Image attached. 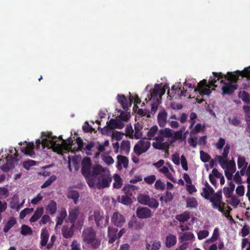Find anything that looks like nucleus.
Masks as SVG:
<instances>
[{
	"instance_id": "69168bd1",
	"label": "nucleus",
	"mask_w": 250,
	"mask_h": 250,
	"mask_svg": "<svg viewBox=\"0 0 250 250\" xmlns=\"http://www.w3.org/2000/svg\"><path fill=\"white\" fill-rule=\"evenodd\" d=\"M33 208H26L20 212V216L21 219L24 218L25 216L33 211Z\"/></svg>"
},
{
	"instance_id": "338daca9",
	"label": "nucleus",
	"mask_w": 250,
	"mask_h": 250,
	"mask_svg": "<svg viewBox=\"0 0 250 250\" xmlns=\"http://www.w3.org/2000/svg\"><path fill=\"white\" fill-rule=\"evenodd\" d=\"M173 136L174 137L175 140H178L180 139H181V140H184L186 138L185 136H184L183 137V130H180L177 131L175 132Z\"/></svg>"
},
{
	"instance_id": "4c0bfd02",
	"label": "nucleus",
	"mask_w": 250,
	"mask_h": 250,
	"mask_svg": "<svg viewBox=\"0 0 250 250\" xmlns=\"http://www.w3.org/2000/svg\"><path fill=\"white\" fill-rule=\"evenodd\" d=\"M173 199V195L171 192L167 191L164 194L161 196L160 200L162 202H164L167 203L171 202Z\"/></svg>"
},
{
	"instance_id": "603ef678",
	"label": "nucleus",
	"mask_w": 250,
	"mask_h": 250,
	"mask_svg": "<svg viewBox=\"0 0 250 250\" xmlns=\"http://www.w3.org/2000/svg\"><path fill=\"white\" fill-rule=\"evenodd\" d=\"M236 72L239 73V74H241V76L243 77L247 78L250 80V66L245 68L242 71L237 70Z\"/></svg>"
},
{
	"instance_id": "de8ad7c7",
	"label": "nucleus",
	"mask_w": 250,
	"mask_h": 250,
	"mask_svg": "<svg viewBox=\"0 0 250 250\" xmlns=\"http://www.w3.org/2000/svg\"><path fill=\"white\" fill-rule=\"evenodd\" d=\"M68 167L70 170H71V165L72 164L75 168L76 170H78L79 166L77 162L78 157H68Z\"/></svg>"
},
{
	"instance_id": "8fccbe9b",
	"label": "nucleus",
	"mask_w": 250,
	"mask_h": 250,
	"mask_svg": "<svg viewBox=\"0 0 250 250\" xmlns=\"http://www.w3.org/2000/svg\"><path fill=\"white\" fill-rule=\"evenodd\" d=\"M204 126H202L200 123L197 124L190 131V135H195L200 132L204 128Z\"/></svg>"
},
{
	"instance_id": "72a5a7b5",
	"label": "nucleus",
	"mask_w": 250,
	"mask_h": 250,
	"mask_svg": "<svg viewBox=\"0 0 250 250\" xmlns=\"http://www.w3.org/2000/svg\"><path fill=\"white\" fill-rule=\"evenodd\" d=\"M43 213V208H38L33 215L30 218V221L31 222H34L38 220L42 215Z\"/></svg>"
},
{
	"instance_id": "473e14b6",
	"label": "nucleus",
	"mask_w": 250,
	"mask_h": 250,
	"mask_svg": "<svg viewBox=\"0 0 250 250\" xmlns=\"http://www.w3.org/2000/svg\"><path fill=\"white\" fill-rule=\"evenodd\" d=\"M177 242L176 237L173 234H169L166 237V245L167 248L174 246Z\"/></svg>"
},
{
	"instance_id": "c85d7f7f",
	"label": "nucleus",
	"mask_w": 250,
	"mask_h": 250,
	"mask_svg": "<svg viewBox=\"0 0 250 250\" xmlns=\"http://www.w3.org/2000/svg\"><path fill=\"white\" fill-rule=\"evenodd\" d=\"M108 236L109 237V242L112 243L115 241V240L118 238L117 237V231L118 230L116 228H113L111 227H108Z\"/></svg>"
},
{
	"instance_id": "4d7b16f0",
	"label": "nucleus",
	"mask_w": 250,
	"mask_h": 250,
	"mask_svg": "<svg viewBox=\"0 0 250 250\" xmlns=\"http://www.w3.org/2000/svg\"><path fill=\"white\" fill-rule=\"evenodd\" d=\"M32 232L31 229L26 225H22L21 228V233L22 235H30Z\"/></svg>"
},
{
	"instance_id": "412c9836",
	"label": "nucleus",
	"mask_w": 250,
	"mask_h": 250,
	"mask_svg": "<svg viewBox=\"0 0 250 250\" xmlns=\"http://www.w3.org/2000/svg\"><path fill=\"white\" fill-rule=\"evenodd\" d=\"M80 214V209L78 207L71 208L69 210L68 220L74 225V223Z\"/></svg>"
},
{
	"instance_id": "f03ea898",
	"label": "nucleus",
	"mask_w": 250,
	"mask_h": 250,
	"mask_svg": "<svg viewBox=\"0 0 250 250\" xmlns=\"http://www.w3.org/2000/svg\"><path fill=\"white\" fill-rule=\"evenodd\" d=\"M51 132H42L41 138L36 140L35 145L33 141L19 142L18 144L20 146L21 152L30 156L34 155L48 156L51 154Z\"/></svg>"
},
{
	"instance_id": "09e8293b",
	"label": "nucleus",
	"mask_w": 250,
	"mask_h": 250,
	"mask_svg": "<svg viewBox=\"0 0 250 250\" xmlns=\"http://www.w3.org/2000/svg\"><path fill=\"white\" fill-rule=\"evenodd\" d=\"M67 213L65 209H62L60 215L57 217V225H61L63 219L66 217Z\"/></svg>"
},
{
	"instance_id": "6e6d98bb",
	"label": "nucleus",
	"mask_w": 250,
	"mask_h": 250,
	"mask_svg": "<svg viewBox=\"0 0 250 250\" xmlns=\"http://www.w3.org/2000/svg\"><path fill=\"white\" fill-rule=\"evenodd\" d=\"M129 100L130 105H131L132 103H134V104H140L141 102V99L139 98V96L137 95H135L134 96L131 95L130 93Z\"/></svg>"
},
{
	"instance_id": "37998d69",
	"label": "nucleus",
	"mask_w": 250,
	"mask_h": 250,
	"mask_svg": "<svg viewBox=\"0 0 250 250\" xmlns=\"http://www.w3.org/2000/svg\"><path fill=\"white\" fill-rule=\"evenodd\" d=\"M239 97L245 103H250V95L246 91H240L238 94Z\"/></svg>"
},
{
	"instance_id": "cd10ccee",
	"label": "nucleus",
	"mask_w": 250,
	"mask_h": 250,
	"mask_svg": "<svg viewBox=\"0 0 250 250\" xmlns=\"http://www.w3.org/2000/svg\"><path fill=\"white\" fill-rule=\"evenodd\" d=\"M117 100L118 102L121 104L122 108L125 110L128 109V101L124 95H118Z\"/></svg>"
},
{
	"instance_id": "c756f323",
	"label": "nucleus",
	"mask_w": 250,
	"mask_h": 250,
	"mask_svg": "<svg viewBox=\"0 0 250 250\" xmlns=\"http://www.w3.org/2000/svg\"><path fill=\"white\" fill-rule=\"evenodd\" d=\"M160 90H161V85L159 84H155L150 94L151 98L156 99V102H158V104L160 103V100L157 98L158 96L160 95Z\"/></svg>"
},
{
	"instance_id": "9b49d317",
	"label": "nucleus",
	"mask_w": 250,
	"mask_h": 250,
	"mask_svg": "<svg viewBox=\"0 0 250 250\" xmlns=\"http://www.w3.org/2000/svg\"><path fill=\"white\" fill-rule=\"evenodd\" d=\"M138 201L141 204L148 206L152 208H157L159 206V203L155 199L150 198L146 194H140L138 197Z\"/></svg>"
},
{
	"instance_id": "39448f33",
	"label": "nucleus",
	"mask_w": 250,
	"mask_h": 250,
	"mask_svg": "<svg viewBox=\"0 0 250 250\" xmlns=\"http://www.w3.org/2000/svg\"><path fill=\"white\" fill-rule=\"evenodd\" d=\"M212 74L213 75V77H211L210 78L209 84L207 83L206 80L204 79L198 83V87L195 88V91L198 90L200 94L202 95H209L211 92L210 88L213 86L215 87H217V85H215V83L219 79L227 78V76L224 75L221 72H213Z\"/></svg>"
},
{
	"instance_id": "bb28decb",
	"label": "nucleus",
	"mask_w": 250,
	"mask_h": 250,
	"mask_svg": "<svg viewBox=\"0 0 250 250\" xmlns=\"http://www.w3.org/2000/svg\"><path fill=\"white\" fill-rule=\"evenodd\" d=\"M117 167L119 170H121L122 169L123 166L125 168L127 167L128 160L127 157H117Z\"/></svg>"
},
{
	"instance_id": "e433bc0d",
	"label": "nucleus",
	"mask_w": 250,
	"mask_h": 250,
	"mask_svg": "<svg viewBox=\"0 0 250 250\" xmlns=\"http://www.w3.org/2000/svg\"><path fill=\"white\" fill-rule=\"evenodd\" d=\"M49 238V234L46 229H43L42 230L41 234V245L42 246H45L48 241Z\"/></svg>"
},
{
	"instance_id": "5701e85b",
	"label": "nucleus",
	"mask_w": 250,
	"mask_h": 250,
	"mask_svg": "<svg viewBox=\"0 0 250 250\" xmlns=\"http://www.w3.org/2000/svg\"><path fill=\"white\" fill-rule=\"evenodd\" d=\"M167 115V114L165 110L161 111L159 113L157 119L159 125L160 126L164 127L166 124Z\"/></svg>"
},
{
	"instance_id": "2eb2a0df",
	"label": "nucleus",
	"mask_w": 250,
	"mask_h": 250,
	"mask_svg": "<svg viewBox=\"0 0 250 250\" xmlns=\"http://www.w3.org/2000/svg\"><path fill=\"white\" fill-rule=\"evenodd\" d=\"M144 226V223L138 221L135 216H133L128 223V228L134 230L142 229Z\"/></svg>"
},
{
	"instance_id": "b1692460",
	"label": "nucleus",
	"mask_w": 250,
	"mask_h": 250,
	"mask_svg": "<svg viewBox=\"0 0 250 250\" xmlns=\"http://www.w3.org/2000/svg\"><path fill=\"white\" fill-rule=\"evenodd\" d=\"M248 165V163L246 162L244 157H238V168L241 169L240 171V175H244L245 173V169Z\"/></svg>"
},
{
	"instance_id": "20e7f679",
	"label": "nucleus",
	"mask_w": 250,
	"mask_h": 250,
	"mask_svg": "<svg viewBox=\"0 0 250 250\" xmlns=\"http://www.w3.org/2000/svg\"><path fill=\"white\" fill-rule=\"evenodd\" d=\"M201 194L206 199L210 201L213 208L218 209L220 212L223 211L222 208L224 206L225 203L222 201L221 191L214 193L213 188L210 186L207 182H206Z\"/></svg>"
},
{
	"instance_id": "6e6552de",
	"label": "nucleus",
	"mask_w": 250,
	"mask_h": 250,
	"mask_svg": "<svg viewBox=\"0 0 250 250\" xmlns=\"http://www.w3.org/2000/svg\"><path fill=\"white\" fill-rule=\"evenodd\" d=\"M95 220L97 227L101 229L103 227H106L109 222V217L106 216L104 220V217L102 214H101L100 211L98 210L90 211L88 220L89 221Z\"/></svg>"
},
{
	"instance_id": "4be33fe9",
	"label": "nucleus",
	"mask_w": 250,
	"mask_h": 250,
	"mask_svg": "<svg viewBox=\"0 0 250 250\" xmlns=\"http://www.w3.org/2000/svg\"><path fill=\"white\" fill-rule=\"evenodd\" d=\"M107 125H109L110 129H113L115 128L122 129L124 127V124L120 120L111 119L107 123Z\"/></svg>"
},
{
	"instance_id": "13d9d810",
	"label": "nucleus",
	"mask_w": 250,
	"mask_h": 250,
	"mask_svg": "<svg viewBox=\"0 0 250 250\" xmlns=\"http://www.w3.org/2000/svg\"><path fill=\"white\" fill-rule=\"evenodd\" d=\"M154 187L157 190H163L165 188V184L159 179L155 182Z\"/></svg>"
},
{
	"instance_id": "aec40b11",
	"label": "nucleus",
	"mask_w": 250,
	"mask_h": 250,
	"mask_svg": "<svg viewBox=\"0 0 250 250\" xmlns=\"http://www.w3.org/2000/svg\"><path fill=\"white\" fill-rule=\"evenodd\" d=\"M25 199H23L21 204H19V196L17 195H15L11 199L10 202V207L13 209H16L17 210H19L21 208H22L23 204L24 203Z\"/></svg>"
},
{
	"instance_id": "f8f14e48",
	"label": "nucleus",
	"mask_w": 250,
	"mask_h": 250,
	"mask_svg": "<svg viewBox=\"0 0 250 250\" xmlns=\"http://www.w3.org/2000/svg\"><path fill=\"white\" fill-rule=\"evenodd\" d=\"M150 143L146 139L140 140L135 145L134 152L137 155H140L146 152L150 147Z\"/></svg>"
},
{
	"instance_id": "0e129e2a",
	"label": "nucleus",
	"mask_w": 250,
	"mask_h": 250,
	"mask_svg": "<svg viewBox=\"0 0 250 250\" xmlns=\"http://www.w3.org/2000/svg\"><path fill=\"white\" fill-rule=\"evenodd\" d=\"M9 195L8 189L4 187L0 188V199L5 198Z\"/></svg>"
},
{
	"instance_id": "9d476101",
	"label": "nucleus",
	"mask_w": 250,
	"mask_h": 250,
	"mask_svg": "<svg viewBox=\"0 0 250 250\" xmlns=\"http://www.w3.org/2000/svg\"><path fill=\"white\" fill-rule=\"evenodd\" d=\"M18 161L16 157H2L0 159V169L3 171H8L15 167Z\"/></svg>"
},
{
	"instance_id": "f257e3e1",
	"label": "nucleus",
	"mask_w": 250,
	"mask_h": 250,
	"mask_svg": "<svg viewBox=\"0 0 250 250\" xmlns=\"http://www.w3.org/2000/svg\"><path fill=\"white\" fill-rule=\"evenodd\" d=\"M82 172L91 188L96 187L98 189H103L109 187L112 182L109 170L100 165L92 166L89 157L83 159Z\"/></svg>"
},
{
	"instance_id": "052dcab7",
	"label": "nucleus",
	"mask_w": 250,
	"mask_h": 250,
	"mask_svg": "<svg viewBox=\"0 0 250 250\" xmlns=\"http://www.w3.org/2000/svg\"><path fill=\"white\" fill-rule=\"evenodd\" d=\"M225 145V140L223 138H220L218 141L216 142L215 146L218 149L221 150Z\"/></svg>"
},
{
	"instance_id": "ea45409f",
	"label": "nucleus",
	"mask_w": 250,
	"mask_h": 250,
	"mask_svg": "<svg viewBox=\"0 0 250 250\" xmlns=\"http://www.w3.org/2000/svg\"><path fill=\"white\" fill-rule=\"evenodd\" d=\"M187 207L189 208H196L198 203L196 199L192 197H188L186 200Z\"/></svg>"
},
{
	"instance_id": "f704fd0d",
	"label": "nucleus",
	"mask_w": 250,
	"mask_h": 250,
	"mask_svg": "<svg viewBox=\"0 0 250 250\" xmlns=\"http://www.w3.org/2000/svg\"><path fill=\"white\" fill-rule=\"evenodd\" d=\"M73 227L72 224L70 228L63 227L62 229L63 236L66 238H71L73 235Z\"/></svg>"
},
{
	"instance_id": "a211bd4d",
	"label": "nucleus",
	"mask_w": 250,
	"mask_h": 250,
	"mask_svg": "<svg viewBox=\"0 0 250 250\" xmlns=\"http://www.w3.org/2000/svg\"><path fill=\"white\" fill-rule=\"evenodd\" d=\"M172 130L168 128H165V129H160L159 131V136L154 138L156 141L159 139L162 141H164V138H170L172 137Z\"/></svg>"
},
{
	"instance_id": "a19ab883",
	"label": "nucleus",
	"mask_w": 250,
	"mask_h": 250,
	"mask_svg": "<svg viewBox=\"0 0 250 250\" xmlns=\"http://www.w3.org/2000/svg\"><path fill=\"white\" fill-rule=\"evenodd\" d=\"M137 188L133 185H128L125 186L123 188V190L125 195L130 197L133 195V192Z\"/></svg>"
},
{
	"instance_id": "a878e982",
	"label": "nucleus",
	"mask_w": 250,
	"mask_h": 250,
	"mask_svg": "<svg viewBox=\"0 0 250 250\" xmlns=\"http://www.w3.org/2000/svg\"><path fill=\"white\" fill-rule=\"evenodd\" d=\"M179 234V240L181 241L192 240L195 238L193 233L189 231L181 232Z\"/></svg>"
},
{
	"instance_id": "6ab92c4d",
	"label": "nucleus",
	"mask_w": 250,
	"mask_h": 250,
	"mask_svg": "<svg viewBox=\"0 0 250 250\" xmlns=\"http://www.w3.org/2000/svg\"><path fill=\"white\" fill-rule=\"evenodd\" d=\"M161 247V242L158 240L146 241V250H159Z\"/></svg>"
},
{
	"instance_id": "58836bf2",
	"label": "nucleus",
	"mask_w": 250,
	"mask_h": 250,
	"mask_svg": "<svg viewBox=\"0 0 250 250\" xmlns=\"http://www.w3.org/2000/svg\"><path fill=\"white\" fill-rule=\"evenodd\" d=\"M228 78L227 80L231 82H236L239 78L240 76H241V74H239V73L236 71L234 72H228L227 73Z\"/></svg>"
},
{
	"instance_id": "79ce46f5",
	"label": "nucleus",
	"mask_w": 250,
	"mask_h": 250,
	"mask_svg": "<svg viewBox=\"0 0 250 250\" xmlns=\"http://www.w3.org/2000/svg\"><path fill=\"white\" fill-rule=\"evenodd\" d=\"M120 148L123 153L128 154L130 149V142L128 141H123L121 144Z\"/></svg>"
},
{
	"instance_id": "0eeeda50",
	"label": "nucleus",
	"mask_w": 250,
	"mask_h": 250,
	"mask_svg": "<svg viewBox=\"0 0 250 250\" xmlns=\"http://www.w3.org/2000/svg\"><path fill=\"white\" fill-rule=\"evenodd\" d=\"M219 163L221 167L225 170V174L227 178L230 180L233 178V174L235 172L236 166L233 159L229 160L228 157H219Z\"/></svg>"
},
{
	"instance_id": "c03bdc74",
	"label": "nucleus",
	"mask_w": 250,
	"mask_h": 250,
	"mask_svg": "<svg viewBox=\"0 0 250 250\" xmlns=\"http://www.w3.org/2000/svg\"><path fill=\"white\" fill-rule=\"evenodd\" d=\"M142 128V126L139 123L135 125V133L134 134V137L135 139H139L142 137V133L141 132V130Z\"/></svg>"
},
{
	"instance_id": "7c9ffc66",
	"label": "nucleus",
	"mask_w": 250,
	"mask_h": 250,
	"mask_svg": "<svg viewBox=\"0 0 250 250\" xmlns=\"http://www.w3.org/2000/svg\"><path fill=\"white\" fill-rule=\"evenodd\" d=\"M17 223L16 219L14 217H10L7 222L5 225L3 231L4 232H7L10 229Z\"/></svg>"
},
{
	"instance_id": "ddd939ff",
	"label": "nucleus",
	"mask_w": 250,
	"mask_h": 250,
	"mask_svg": "<svg viewBox=\"0 0 250 250\" xmlns=\"http://www.w3.org/2000/svg\"><path fill=\"white\" fill-rule=\"evenodd\" d=\"M136 213L137 216L141 219H146L150 218L152 216L151 210L147 207L137 208Z\"/></svg>"
},
{
	"instance_id": "bf43d9fd",
	"label": "nucleus",
	"mask_w": 250,
	"mask_h": 250,
	"mask_svg": "<svg viewBox=\"0 0 250 250\" xmlns=\"http://www.w3.org/2000/svg\"><path fill=\"white\" fill-rule=\"evenodd\" d=\"M228 120L229 124L234 126H238L241 123V121L237 116L233 117L232 118L230 117Z\"/></svg>"
},
{
	"instance_id": "e2e57ef3",
	"label": "nucleus",
	"mask_w": 250,
	"mask_h": 250,
	"mask_svg": "<svg viewBox=\"0 0 250 250\" xmlns=\"http://www.w3.org/2000/svg\"><path fill=\"white\" fill-rule=\"evenodd\" d=\"M209 232L207 230H200L198 233V238L199 240L203 239L208 236Z\"/></svg>"
},
{
	"instance_id": "1a4fd4ad",
	"label": "nucleus",
	"mask_w": 250,
	"mask_h": 250,
	"mask_svg": "<svg viewBox=\"0 0 250 250\" xmlns=\"http://www.w3.org/2000/svg\"><path fill=\"white\" fill-rule=\"evenodd\" d=\"M79 149L83 153H85L87 155H93V152H95L96 143L93 141H87V143H84L81 138L78 139Z\"/></svg>"
},
{
	"instance_id": "4468645a",
	"label": "nucleus",
	"mask_w": 250,
	"mask_h": 250,
	"mask_svg": "<svg viewBox=\"0 0 250 250\" xmlns=\"http://www.w3.org/2000/svg\"><path fill=\"white\" fill-rule=\"evenodd\" d=\"M111 221L115 226L122 227L125 223V218L123 215L116 212L113 214Z\"/></svg>"
},
{
	"instance_id": "7ed1b4c3",
	"label": "nucleus",
	"mask_w": 250,
	"mask_h": 250,
	"mask_svg": "<svg viewBox=\"0 0 250 250\" xmlns=\"http://www.w3.org/2000/svg\"><path fill=\"white\" fill-rule=\"evenodd\" d=\"M77 137L75 140H73L71 137L68 138L66 141H63V144H59L57 141L55 140L56 136L51 135V144H52V152H55L63 155L64 153L69 152H75L80 151L79 149L78 139Z\"/></svg>"
},
{
	"instance_id": "49530a36",
	"label": "nucleus",
	"mask_w": 250,
	"mask_h": 250,
	"mask_svg": "<svg viewBox=\"0 0 250 250\" xmlns=\"http://www.w3.org/2000/svg\"><path fill=\"white\" fill-rule=\"evenodd\" d=\"M158 130V127L156 125L151 127L147 133V138L145 139L148 141V140H151L154 137Z\"/></svg>"
},
{
	"instance_id": "774afa93",
	"label": "nucleus",
	"mask_w": 250,
	"mask_h": 250,
	"mask_svg": "<svg viewBox=\"0 0 250 250\" xmlns=\"http://www.w3.org/2000/svg\"><path fill=\"white\" fill-rule=\"evenodd\" d=\"M71 250H81V244L76 240H73L71 244Z\"/></svg>"
},
{
	"instance_id": "680f3d73",
	"label": "nucleus",
	"mask_w": 250,
	"mask_h": 250,
	"mask_svg": "<svg viewBox=\"0 0 250 250\" xmlns=\"http://www.w3.org/2000/svg\"><path fill=\"white\" fill-rule=\"evenodd\" d=\"M156 179V176L154 175H151L144 178V181L148 185L152 184Z\"/></svg>"
},
{
	"instance_id": "a18cd8bd",
	"label": "nucleus",
	"mask_w": 250,
	"mask_h": 250,
	"mask_svg": "<svg viewBox=\"0 0 250 250\" xmlns=\"http://www.w3.org/2000/svg\"><path fill=\"white\" fill-rule=\"evenodd\" d=\"M114 182L113 183V187L116 188H120L122 185L123 182L120 176L118 174H115L113 176Z\"/></svg>"
},
{
	"instance_id": "393cba45",
	"label": "nucleus",
	"mask_w": 250,
	"mask_h": 250,
	"mask_svg": "<svg viewBox=\"0 0 250 250\" xmlns=\"http://www.w3.org/2000/svg\"><path fill=\"white\" fill-rule=\"evenodd\" d=\"M190 212L186 211L183 213L177 215L175 216V218L180 222L184 223L190 219Z\"/></svg>"
},
{
	"instance_id": "2f4dec72",
	"label": "nucleus",
	"mask_w": 250,
	"mask_h": 250,
	"mask_svg": "<svg viewBox=\"0 0 250 250\" xmlns=\"http://www.w3.org/2000/svg\"><path fill=\"white\" fill-rule=\"evenodd\" d=\"M45 209L48 213L51 214H54L57 210L56 203L53 200H51L45 207Z\"/></svg>"
},
{
	"instance_id": "423d86ee",
	"label": "nucleus",
	"mask_w": 250,
	"mask_h": 250,
	"mask_svg": "<svg viewBox=\"0 0 250 250\" xmlns=\"http://www.w3.org/2000/svg\"><path fill=\"white\" fill-rule=\"evenodd\" d=\"M82 237L83 242L92 249H98L101 245V240L97 236L96 231L92 227L84 228Z\"/></svg>"
},
{
	"instance_id": "c9c22d12",
	"label": "nucleus",
	"mask_w": 250,
	"mask_h": 250,
	"mask_svg": "<svg viewBox=\"0 0 250 250\" xmlns=\"http://www.w3.org/2000/svg\"><path fill=\"white\" fill-rule=\"evenodd\" d=\"M4 156H19L18 150L16 147L10 146L4 150Z\"/></svg>"
},
{
	"instance_id": "5fc2aeb1",
	"label": "nucleus",
	"mask_w": 250,
	"mask_h": 250,
	"mask_svg": "<svg viewBox=\"0 0 250 250\" xmlns=\"http://www.w3.org/2000/svg\"><path fill=\"white\" fill-rule=\"evenodd\" d=\"M56 179V177L55 175H52L49 179H48L43 185L41 186V188H43L49 187Z\"/></svg>"
},
{
	"instance_id": "3c124183",
	"label": "nucleus",
	"mask_w": 250,
	"mask_h": 250,
	"mask_svg": "<svg viewBox=\"0 0 250 250\" xmlns=\"http://www.w3.org/2000/svg\"><path fill=\"white\" fill-rule=\"evenodd\" d=\"M119 201L125 205H129L131 203L132 201L129 196L123 195L121 198H119Z\"/></svg>"
},
{
	"instance_id": "f3484780",
	"label": "nucleus",
	"mask_w": 250,
	"mask_h": 250,
	"mask_svg": "<svg viewBox=\"0 0 250 250\" xmlns=\"http://www.w3.org/2000/svg\"><path fill=\"white\" fill-rule=\"evenodd\" d=\"M152 146L155 149L165 151L166 154H168V144L166 142H164V141L159 139L156 142H153Z\"/></svg>"
},
{
	"instance_id": "dca6fc26",
	"label": "nucleus",
	"mask_w": 250,
	"mask_h": 250,
	"mask_svg": "<svg viewBox=\"0 0 250 250\" xmlns=\"http://www.w3.org/2000/svg\"><path fill=\"white\" fill-rule=\"evenodd\" d=\"M237 88V85L236 84H233L231 83H224V84L222 87V95H231Z\"/></svg>"
},
{
	"instance_id": "864d4df0",
	"label": "nucleus",
	"mask_w": 250,
	"mask_h": 250,
	"mask_svg": "<svg viewBox=\"0 0 250 250\" xmlns=\"http://www.w3.org/2000/svg\"><path fill=\"white\" fill-rule=\"evenodd\" d=\"M68 197L70 199H72L74 200L76 203L79 197V193L76 191H70L68 193Z\"/></svg>"
}]
</instances>
